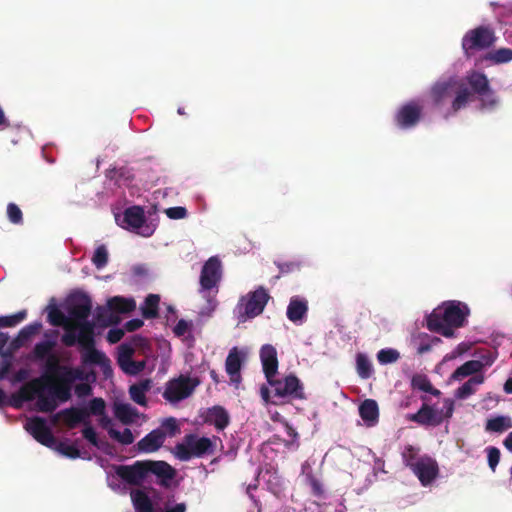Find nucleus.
Listing matches in <instances>:
<instances>
[{"label": "nucleus", "instance_id": "ddd939ff", "mask_svg": "<svg viewBox=\"0 0 512 512\" xmlns=\"http://www.w3.org/2000/svg\"><path fill=\"white\" fill-rule=\"evenodd\" d=\"M24 428L40 444L48 448L56 445V438L44 418L33 416L27 420Z\"/></svg>", "mask_w": 512, "mask_h": 512}, {"label": "nucleus", "instance_id": "7c9ffc66", "mask_svg": "<svg viewBox=\"0 0 512 512\" xmlns=\"http://www.w3.org/2000/svg\"><path fill=\"white\" fill-rule=\"evenodd\" d=\"M160 296L157 294H149L140 307L141 314L145 319H154L159 315Z\"/></svg>", "mask_w": 512, "mask_h": 512}, {"label": "nucleus", "instance_id": "49530a36", "mask_svg": "<svg viewBox=\"0 0 512 512\" xmlns=\"http://www.w3.org/2000/svg\"><path fill=\"white\" fill-rule=\"evenodd\" d=\"M134 415L135 410L129 404H119L115 408V416L125 424L130 423Z\"/></svg>", "mask_w": 512, "mask_h": 512}, {"label": "nucleus", "instance_id": "0e129e2a", "mask_svg": "<svg viewBox=\"0 0 512 512\" xmlns=\"http://www.w3.org/2000/svg\"><path fill=\"white\" fill-rule=\"evenodd\" d=\"M12 367V359L2 357L0 361V379H4Z\"/></svg>", "mask_w": 512, "mask_h": 512}, {"label": "nucleus", "instance_id": "0eeeda50", "mask_svg": "<svg viewBox=\"0 0 512 512\" xmlns=\"http://www.w3.org/2000/svg\"><path fill=\"white\" fill-rule=\"evenodd\" d=\"M404 462L418 477L423 486L430 485L439 474V467L435 459L430 456L416 458L413 446H408L403 454Z\"/></svg>", "mask_w": 512, "mask_h": 512}, {"label": "nucleus", "instance_id": "b1692460", "mask_svg": "<svg viewBox=\"0 0 512 512\" xmlns=\"http://www.w3.org/2000/svg\"><path fill=\"white\" fill-rule=\"evenodd\" d=\"M308 312V302L306 299L294 296L290 299L287 307V318L293 323H301Z\"/></svg>", "mask_w": 512, "mask_h": 512}, {"label": "nucleus", "instance_id": "a19ab883", "mask_svg": "<svg viewBox=\"0 0 512 512\" xmlns=\"http://www.w3.org/2000/svg\"><path fill=\"white\" fill-rule=\"evenodd\" d=\"M134 349L129 344H121L118 352V364L122 370H128L127 365L133 360Z\"/></svg>", "mask_w": 512, "mask_h": 512}, {"label": "nucleus", "instance_id": "6e6d98bb", "mask_svg": "<svg viewBox=\"0 0 512 512\" xmlns=\"http://www.w3.org/2000/svg\"><path fill=\"white\" fill-rule=\"evenodd\" d=\"M487 458H488V465L491 468V470L494 472L499 461H500V450L496 447H488L487 448Z\"/></svg>", "mask_w": 512, "mask_h": 512}, {"label": "nucleus", "instance_id": "a211bd4d", "mask_svg": "<svg viewBox=\"0 0 512 512\" xmlns=\"http://www.w3.org/2000/svg\"><path fill=\"white\" fill-rule=\"evenodd\" d=\"M116 221L122 228L136 231L143 227L146 218L142 207L132 206L124 211L122 218L116 217Z\"/></svg>", "mask_w": 512, "mask_h": 512}, {"label": "nucleus", "instance_id": "dca6fc26", "mask_svg": "<svg viewBox=\"0 0 512 512\" xmlns=\"http://www.w3.org/2000/svg\"><path fill=\"white\" fill-rule=\"evenodd\" d=\"M221 279V261L216 257H210L202 267L200 285L204 290H211L217 286Z\"/></svg>", "mask_w": 512, "mask_h": 512}, {"label": "nucleus", "instance_id": "e2e57ef3", "mask_svg": "<svg viewBox=\"0 0 512 512\" xmlns=\"http://www.w3.org/2000/svg\"><path fill=\"white\" fill-rule=\"evenodd\" d=\"M75 394L79 398L87 397L92 394V387L87 383H79L75 386Z\"/></svg>", "mask_w": 512, "mask_h": 512}, {"label": "nucleus", "instance_id": "f3484780", "mask_svg": "<svg viewBox=\"0 0 512 512\" xmlns=\"http://www.w3.org/2000/svg\"><path fill=\"white\" fill-rule=\"evenodd\" d=\"M116 475L129 485H140L146 478L143 461H136L132 465L115 466Z\"/></svg>", "mask_w": 512, "mask_h": 512}, {"label": "nucleus", "instance_id": "69168bd1", "mask_svg": "<svg viewBox=\"0 0 512 512\" xmlns=\"http://www.w3.org/2000/svg\"><path fill=\"white\" fill-rule=\"evenodd\" d=\"M144 322L141 319L135 318L127 321L124 328L127 332H134L143 326Z\"/></svg>", "mask_w": 512, "mask_h": 512}, {"label": "nucleus", "instance_id": "58836bf2", "mask_svg": "<svg viewBox=\"0 0 512 512\" xmlns=\"http://www.w3.org/2000/svg\"><path fill=\"white\" fill-rule=\"evenodd\" d=\"M157 430H162L166 437H175L180 434L181 428L178 420L175 417H167L161 421L160 427Z\"/></svg>", "mask_w": 512, "mask_h": 512}, {"label": "nucleus", "instance_id": "bf43d9fd", "mask_svg": "<svg viewBox=\"0 0 512 512\" xmlns=\"http://www.w3.org/2000/svg\"><path fill=\"white\" fill-rule=\"evenodd\" d=\"M191 327H192V323H190L184 319H180L177 322V324L175 325L173 332L176 336L181 337V336H184L186 334V332L188 330H190Z\"/></svg>", "mask_w": 512, "mask_h": 512}, {"label": "nucleus", "instance_id": "774afa93", "mask_svg": "<svg viewBox=\"0 0 512 512\" xmlns=\"http://www.w3.org/2000/svg\"><path fill=\"white\" fill-rule=\"evenodd\" d=\"M28 376L29 371L25 368H21L13 375L12 382L17 383L25 381L28 378Z\"/></svg>", "mask_w": 512, "mask_h": 512}, {"label": "nucleus", "instance_id": "f8f14e48", "mask_svg": "<svg viewBox=\"0 0 512 512\" xmlns=\"http://www.w3.org/2000/svg\"><path fill=\"white\" fill-rule=\"evenodd\" d=\"M92 302L89 296L81 294L73 297L68 305V314L73 323L74 331L80 333L79 325L90 322L88 317L91 313Z\"/></svg>", "mask_w": 512, "mask_h": 512}, {"label": "nucleus", "instance_id": "4be33fe9", "mask_svg": "<svg viewBox=\"0 0 512 512\" xmlns=\"http://www.w3.org/2000/svg\"><path fill=\"white\" fill-rule=\"evenodd\" d=\"M164 442L165 434L162 430L154 429L137 442L136 449L141 453H153L158 451Z\"/></svg>", "mask_w": 512, "mask_h": 512}, {"label": "nucleus", "instance_id": "f257e3e1", "mask_svg": "<svg viewBox=\"0 0 512 512\" xmlns=\"http://www.w3.org/2000/svg\"><path fill=\"white\" fill-rule=\"evenodd\" d=\"M45 360L44 373L23 384L18 397L25 402L36 399V409L42 413H52L59 403H65L72 397V384L75 380L83 379V372L60 364L56 354H51Z\"/></svg>", "mask_w": 512, "mask_h": 512}, {"label": "nucleus", "instance_id": "4468645a", "mask_svg": "<svg viewBox=\"0 0 512 512\" xmlns=\"http://www.w3.org/2000/svg\"><path fill=\"white\" fill-rule=\"evenodd\" d=\"M422 106L417 101L402 105L395 114V122L401 129H409L418 124L422 116Z\"/></svg>", "mask_w": 512, "mask_h": 512}, {"label": "nucleus", "instance_id": "aec40b11", "mask_svg": "<svg viewBox=\"0 0 512 512\" xmlns=\"http://www.w3.org/2000/svg\"><path fill=\"white\" fill-rule=\"evenodd\" d=\"M145 474L152 473L161 479L162 486H168V481L174 478L175 469L165 461L143 460Z\"/></svg>", "mask_w": 512, "mask_h": 512}, {"label": "nucleus", "instance_id": "f03ea898", "mask_svg": "<svg viewBox=\"0 0 512 512\" xmlns=\"http://www.w3.org/2000/svg\"><path fill=\"white\" fill-rule=\"evenodd\" d=\"M79 327L80 333L77 335L63 334L61 336L62 344L66 347L79 344L82 364L98 365L103 369L104 374L111 373L110 360L103 352L96 349L95 322H86Z\"/></svg>", "mask_w": 512, "mask_h": 512}, {"label": "nucleus", "instance_id": "ea45409f", "mask_svg": "<svg viewBox=\"0 0 512 512\" xmlns=\"http://www.w3.org/2000/svg\"><path fill=\"white\" fill-rule=\"evenodd\" d=\"M95 319L100 325L105 327L112 324H117L120 320L119 317L112 314L107 307H98Z\"/></svg>", "mask_w": 512, "mask_h": 512}, {"label": "nucleus", "instance_id": "72a5a7b5", "mask_svg": "<svg viewBox=\"0 0 512 512\" xmlns=\"http://www.w3.org/2000/svg\"><path fill=\"white\" fill-rule=\"evenodd\" d=\"M411 386L413 389L430 393L433 396H439L441 394L440 390L434 388L429 378L423 374L414 375L411 379Z\"/></svg>", "mask_w": 512, "mask_h": 512}, {"label": "nucleus", "instance_id": "20e7f679", "mask_svg": "<svg viewBox=\"0 0 512 512\" xmlns=\"http://www.w3.org/2000/svg\"><path fill=\"white\" fill-rule=\"evenodd\" d=\"M453 94H455V97L451 108L454 112L464 108L472 96L469 88L463 82L454 78L436 82L430 91V96L435 106L443 105Z\"/></svg>", "mask_w": 512, "mask_h": 512}, {"label": "nucleus", "instance_id": "8fccbe9b", "mask_svg": "<svg viewBox=\"0 0 512 512\" xmlns=\"http://www.w3.org/2000/svg\"><path fill=\"white\" fill-rule=\"evenodd\" d=\"M7 217L13 224L19 225L23 223L22 211L15 203H9L7 205Z\"/></svg>", "mask_w": 512, "mask_h": 512}, {"label": "nucleus", "instance_id": "a18cd8bd", "mask_svg": "<svg viewBox=\"0 0 512 512\" xmlns=\"http://www.w3.org/2000/svg\"><path fill=\"white\" fill-rule=\"evenodd\" d=\"M399 358L400 353L393 348L381 349L377 353V360L382 365L394 363L398 361Z\"/></svg>", "mask_w": 512, "mask_h": 512}, {"label": "nucleus", "instance_id": "9d476101", "mask_svg": "<svg viewBox=\"0 0 512 512\" xmlns=\"http://www.w3.org/2000/svg\"><path fill=\"white\" fill-rule=\"evenodd\" d=\"M197 385L198 381L181 375L167 382L163 398L170 403H177L188 398Z\"/></svg>", "mask_w": 512, "mask_h": 512}, {"label": "nucleus", "instance_id": "9b49d317", "mask_svg": "<svg viewBox=\"0 0 512 512\" xmlns=\"http://www.w3.org/2000/svg\"><path fill=\"white\" fill-rule=\"evenodd\" d=\"M467 82L473 93L480 96L481 107L493 109L497 105L494 91L491 89L489 80L484 73L472 72L467 76Z\"/></svg>", "mask_w": 512, "mask_h": 512}, {"label": "nucleus", "instance_id": "423d86ee", "mask_svg": "<svg viewBox=\"0 0 512 512\" xmlns=\"http://www.w3.org/2000/svg\"><path fill=\"white\" fill-rule=\"evenodd\" d=\"M270 299L268 290L263 286L241 296L234 309L238 323H244L262 314Z\"/></svg>", "mask_w": 512, "mask_h": 512}, {"label": "nucleus", "instance_id": "864d4df0", "mask_svg": "<svg viewBox=\"0 0 512 512\" xmlns=\"http://www.w3.org/2000/svg\"><path fill=\"white\" fill-rule=\"evenodd\" d=\"M25 345V342L22 341L18 336H16L6 347L5 351L2 353V357H8L10 359L13 358L14 353L19 350L22 346Z\"/></svg>", "mask_w": 512, "mask_h": 512}, {"label": "nucleus", "instance_id": "f704fd0d", "mask_svg": "<svg viewBox=\"0 0 512 512\" xmlns=\"http://www.w3.org/2000/svg\"><path fill=\"white\" fill-rule=\"evenodd\" d=\"M512 428V419L508 416H497L488 419L485 429L489 432L502 433Z\"/></svg>", "mask_w": 512, "mask_h": 512}, {"label": "nucleus", "instance_id": "37998d69", "mask_svg": "<svg viewBox=\"0 0 512 512\" xmlns=\"http://www.w3.org/2000/svg\"><path fill=\"white\" fill-rule=\"evenodd\" d=\"M486 58L495 64L508 63L512 61V49L499 48L493 52H490Z\"/></svg>", "mask_w": 512, "mask_h": 512}, {"label": "nucleus", "instance_id": "6ab92c4d", "mask_svg": "<svg viewBox=\"0 0 512 512\" xmlns=\"http://www.w3.org/2000/svg\"><path fill=\"white\" fill-rule=\"evenodd\" d=\"M408 419L423 426H438L444 420L443 410H435L423 404L418 412L409 415Z\"/></svg>", "mask_w": 512, "mask_h": 512}, {"label": "nucleus", "instance_id": "6e6552de", "mask_svg": "<svg viewBox=\"0 0 512 512\" xmlns=\"http://www.w3.org/2000/svg\"><path fill=\"white\" fill-rule=\"evenodd\" d=\"M274 391V398L272 403L279 404L284 400L291 399H304L305 393L302 383L299 378L293 374L287 375L281 379L267 380Z\"/></svg>", "mask_w": 512, "mask_h": 512}, {"label": "nucleus", "instance_id": "5701e85b", "mask_svg": "<svg viewBox=\"0 0 512 512\" xmlns=\"http://www.w3.org/2000/svg\"><path fill=\"white\" fill-rule=\"evenodd\" d=\"M45 340L35 344L32 351V359L42 361L53 354L52 351L56 347V337L58 336L57 330H52L44 334Z\"/></svg>", "mask_w": 512, "mask_h": 512}, {"label": "nucleus", "instance_id": "39448f33", "mask_svg": "<svg viewBox=\"0 0 512 512\" xmlns=\"http://www.w3.org/2000/svg\"><path fill=\"white\" fill-rule=\"evenodd\" d=\"M215 449L216 443L210 438L189 433L183 437L182 442L174 446L173 454L178 460L186 462L193 458L213 455Z\"/></svg>", "mask_w": 512, "mask_h": 512}, {"label": "nucleus", "instance_id": "473e14b6", "mask_svg": "<svg viewBox=\"0 0 512 512\" xmlns=\"http://www.w3.org/2000/svg\"><path fill=\"white\" fill-rule=\"evenodd\" d=\"M484 381V377L482 375H474L468 381H466L462 386H460L455 396L458 399H466L476 391V386L482 384Z\"/></svg>", "mask_w": 512, "mask_h": 512}, {"label": "nucleus", "instance_id": "cd10ccee", "mask_svg": "<svg viewBox=\"0 0 512 512\" xmlns=\"http://www.w3.org/2000/svg\"><path fill=\"white\" fill-rule=\"evenodd\" d=\"M48 321L53 326H62L65 330L64 334L77 335L74 331L72 321L57 307L50 309L48 313Z\"/></svg>", "mask_w": 512, "mask_h": 512}, {"label": "nucleus", "instance_id": "e433bc0d", "mask_svg": "<svg viewBox=\"0 0 512 512\" xmlns=\"http://www.w3.org/2000/svg\"><path fill=\"white\" fill-rule=\"evenodd\" d=\"M132 500L137 512H153V505L149 496L143 491L132 494Z\"/></svg>", "mask_w": 512, "mask_h": 512}, {"label": "nucleus", "instance_id": "2eb2a0df", "mask_svg": "<svg viewBox=\"0 0 512 512\" xmlns=\"http://www.w3.org/2000/svg\"><path fill=\"white\" fill-rule=\"evenodd\" d=\"M89 412L86 408L70 407L55 413L51 417L53 425H57L60 421L69 429L76 428L80 423H87Z\"/></svg>", "mask_w": 512, "mask_h": 512}, {"label": "nucleus", "instance_id": "052dcab7", "mask_svg": "<svg viewBox=\"0 0 512 512\" xmlns=\"http://www.w3.org/2000/svg\"><path fill=\"white\" fill-rule=\"evenodd\" d=\"M145 368V362L144 361H134L132 360L128 365V370H123L125 373L130 375H136L140 372H142Z\"/></svg>", "mask_w": 512, "mask_h": 512}, {"label": "nucleus", "instance_id": "bb28decb", "mask_svg": "<svg viewBox=\"0 0 512 512\" xmlns=\"http://www.w3.org/2000/svg\"><path fill=\"white\" fill-rule=\"evenodd\" d=\"M205 421L216 429L223 430L229 424V414L222 406H213L208 409Z\"/></svg>", "mask_w": 512, "mask_h": 512}, {"label": "nucleus", "instance_id": "338daca9", "mask_svg": "<svg viewBox=\"0 0 512 512\" xmlns=\"http://www.w3.org/2000/svg\"><path fill=\"white\" fill-rule=\"evenodd\" d=\"M299 265L294 262H285V263H279L278 268L280 273H289L297 269Z\"/></svg>", "mask_w": 512, "mask_h": 512}, {"label": "nucleus", "instance_id": "5fc2aeb1", "mask_svg": "<svg viewBox=\"0 0 512 512\" xmlns=\"http://www.w3.org/2000/svg\"><path fill=\"white\" fill-rule=\"evenodd\" d=\"M307 481L311 487L312 494L317 497H321L324 494L323 486L320 480H318L312 473L307 474Z\"/></svg>", "mask_w": 512, "mask_h": 512}, {"label": "nucleus", "instance_id": "680f3d73", "mask_svg": "<svg viewBox=\"0 0 512 512\" xmlns=\"http://www.w3.org/2000/svg\"><path fill=\"white\" fill-rule=\"evenodd\" d=\"M124 336V330L120 328L110 329L107 333V341L111 344L118 343Z\"/></svg>", "mask_w": 512, "mask_h": 512}, {"label": "nucleus", "instance_id": "c9c22d12", "mask_svg": "<svg viewBox=\"0 0 512 512\" xmlns=\"http://www.w3.org/2000/svg\"><path fill=\"white\" fill-rule=\"evenodd\" d=\"M356 370L362 379H369L373 375V366L366 354L358 353L356 355Z\"/></svg>", "mask_w": 512, "mask_h": 512}, {"label": "nucleus", "instance_id": "412c9836", "mask_svg": "<svg viewBox=\"0 0 512 512\" xmlns=\"http://www.w3.org/2000/svg\"><path fill=\"white\" fill-rule=\"evenodd\" d=\"M260 359L267 380L275 377L278 370L277 351L274 346L265 344L260 349Z\"/></svg>", "mask_w": 512, "mask_h": 512}, {"label": "nucleus", "instance_id": "09e8293b", "mask_svg": "<svg viewBox=\"0 0 512 512\" xmlns=\"http://www.w3.org/2000/svg\"><path fill=\"white\" fill-rule=\"evenodd\" d=\"M26 316V310L19 311L13 315L0 316V327H14L22 322Z\"/></svg>", "mask_w": 512, "mask_h": 512}, {"label": "nucleus", "instance_id": "79ce46f5", "mask_svg": "<svg viewBox=\"0 0 512 512\" xmlns=\"http://www.w3.org/2000/svg\"><path fill=\"white\" fill-rule=\"evenodd\" d=\"M109 436L122 445H130L134 442V435L129 428H125L122 432L114 429H108Z\"/></svg>", "mask_w": 512, "mask_h": 512}, {"label": "nucleus", "instance_id": "c85d7f7f", "mask_svg": "<svg viewBox=\"0 0 512 512\" xmlns=\"http://www.w3.org/2000/svg\"><path fill=\"white\" fill-rule=\"evenodd\" d=\"M225 368L227 374L230 376L232 382H239L240 379V369H241V359L238 354L237 348L234 347L230 350L226 362Z\"/></svg>", "mask_w": 512, "mask_h": 512}, {"label": "nucleus", "instance_id": "c756f323", "mask_svg": "<svg viewBox=\"0 0 512 512\" xmlns=\"http://www.w3.org/2000/svg\"><path fill=\"white\" fill-rule=\"evenodd\" d=\"M360 417L370 424H374L379 417L377 402L373 399H366L359 406Z\"/></svg>", "mask_w": 512, "mask_h": 512}, {"label": "nucleus", "instance_id": "4d7b16f0", "mask_svg": "<svg viewBox=\"0 0 512 512\" xmlns=\"http://www.w3.org/2000/svg\"><path fill=\"white\" fill-rule=\"evenodd\" d=\"M165 214L170 219H184L187 216V209L182 206L170 207L165 210Z\"/></svg>", "mask_w": 512, "mask_h": 512}, {"label": "nucleus", "instance_id": "1a4fd4ad", "mask_svg": "<svg viewBox=\"0 0 512 512\" xmlns=\"http://www.w3.org/2000/svg\"><path fill=\"white\" fill-rule=\"evenodd\" d=\"M495 32L489 26H478L469 30L462 38V49L467 57L475 51L485 50L494 45Z\"/></svg>", "mask_w": 512, "mask_h": 512}, {"label": "nucleus", "instance_id": "603ef678", "mask_svg": "<svg viewBox=\"0 0 512 512\" xmlns=\"http://www.w3.org/2000/svg\"><path fill=\"white\" fill-rule=\"evenodd\" d=\"M105 401L102 398H93L89 402L88 408H86L89 412V415H103L105 413Z\"/></svg>", "mask_w": 512, "mask_h": 512}, {"label": "nucleus", "instance_id": "a878e982", "mask_svg": "<svg viewBox=\"0 0 512 512\" xmlns=\"http://www.w3.org/2000/svg\"><path fill=\"white\" fill-rule=\"evenodd\" d=\"M107 308L114 315L127 314L136 308V303L133 298L114 296L108 299Z\"/></svg>", "mask_w": 512, "mask_h": 512}, {"label": "nucleus", "instance_id": "7ed1b4c3", "mask_svg": "<svg viewBox=\"0 0 512 512\" xmlns=\"http://www.w3.org/2000/svg\"><path fill=\"white\" fill-rule=\"evenodd\" d=\"M469 315V308L460 301H446L427 316V328L444 337L454 336V329L462 327Z\"/></svg>", "mask_w": 512, "mask_h": 512}, {"label": "nucleus", "instance_id": "2f4dec72", "mask_svg": "<svg viewBox=\"0 0 512 512\" xmlns=\"http://www.w3.org/2000/svg\"><path fill=\"white\" fill-rule=\"evenodd\" d=\"M483 365L478 360H470L458 367L451 375L454 380H461L464 377L477 374Z\"/></svg>", "mask_w": 512, "mask_h": 512}, {"label": "nucleus", "instance_id": "13d9d810", "mask_svg": "<svg viewBox=\"0 0 512 512\" xmlns=\"http://www.w3.org/2000/svg\"><path fill=\"white\" fill-rule=\"evenodd\" d=\"M441 342V339L438 337H431L427 342H421L417 348V353L422 355L424 353L429 352L434 345H437Z\"/></svg>", "mask_w": 512, "mask_h": 512}, {"label": "nucleus", "instance_id": "c03bdc74", "mask_svg": "<svg viewBox=\"0 0 512 512\" xmlns=\"http://www.w3.org/2000/svg\"><path fill=\"white\" fill-rule=\"evenodd\" d=\"M109 259V254L106 246L104 244L99 245L92 256V263L97 269L104 268Z\"/></svg>", "mask_w": 512, "mask_h": 512}, {"label": "nucleus", "instance_id": "de8ad7c7", "mask_svg": "<svg viewBox=\"0 0 512 512\" xmlns=\"http://www.w3.org/2000/svg\"><path fill=\"white\" fill-rule=\"evenodd\" d=\"M42 328L41 322H33L23 327L17 334V336L25 343L29 341L34 335L39 333Z\"/></svg>", "mask_w": 512, "mask_h": 512}, {"label": "nucleus", "instance_id": "3c124183", "mask_svg": "<svg viewBox=\"0 0 512 512\" xmlns=\"http://www.w3.org/2000/svg\"><path fill=\"white\" fill-rule=\"evenodd\" d=\"M57 450L64 456L70 459H76L80 457V451L74 444H68L60 442L57 445Z\"/></svg>", "mask_w": 512, "mask_h": 512}, {"label": "nucleus", "instance_id": "393cba45", "mask_svg": "<svg viewBox=\"0 0 512 512\" xmlns=\"http://www.w3.org/2000/svg\"><path fill=\"white\" fill-rule=\"evenodd\" d=\"M153 382L151 379H143L129 387V395L136 404L146 407V393L151 390Z\"/></svg>", "mask_w": 512, "mask_h": 512}, {"label": "nucleus", "instance_id": "4c0bfd02", "mask_svg": "<svg viewBox=\"0 0 512 512\" xmlns=\"http://www.w3.org/2000/svg\"><path fill=\"white\" fill-rule=\"evenodd\" d=\"M87 425L82 430L83 437L96 448L107 452V449L110 447L109 443L105 440H99L94 428L86 423Z\"/></svg>", "mask_w": 512, "mask_h": 512}]
</instances>
